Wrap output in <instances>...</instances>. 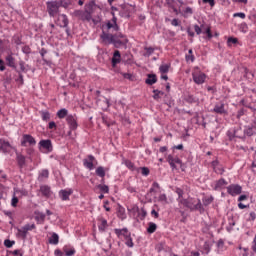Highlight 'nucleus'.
<instances>
[{
  "instance_id": "nucleus-47",
  "label": "nucleus",
  "mask_w": 256,
  "mask_h": 256,
  "mask_svg": "<svg viewBox=\"0 0 256 256\" xmlns=\"http://www.w3.org/2000/svg\"><path fill=\"white\" fill-rule=\"evenodd\" d=\"M228 46L231 47V45H235L239 43V40L237 38L229 37L227 40Z\"/></svg>"
},
{
  "instance_id": "nucleus-9",
  "label": "nucleus",
  "mask_w": 256,
  "mask_h": 256,
  "mask_svg": "<svg viewBox=\"0 0 256 256\" xmlns=\"http://www.w3.org/2000/svg\"><path fill=\"white\" fill-rule=\"evenodd\" d=\"M228 195H231V197H237V195H241L243 191V187L239 184H231L226 187Z\"/></svg>"
},
{
  "instance_id": "nucleus-21",
  "label": "nucleus",
  "mask_w": 256,
  "mask_h": 256,
  "mask_svg": "<svg viewBox=\"0 0 256 256\" xmlns=\"http://www.w3.org/2000/svg\"><path fill=\"white\" fill-rule=\"evenodd\" d=\"M213 112L217 113L218 115H227V110H225V104H216L214 106Z\"/></svg>"
},
{
  "instance_id": "nucleus-36",
  "label": "nucleus",
  "mask_w": 256,
  "mask_h": 256,
  "mask_svg": "<svg viewBox=\"0 0 256 256\" xmlns=\"http://www.w3.org/2000/svg\"><path fill=\"white\" fill-rule=\"evenodd\" d=\"M40 115L42 118V121H50L51 120V113L49 111H40Z\"/></svg>"
},
{
  "instance_id": "nucleus-18",
  "label": "nucleus",
  "mask_w": 256,
  "mask_h": 256,
  "mask_svg": "<svg viewBox=\"0 0 256 256\" xmlns=\"http://www.w3.org/2000/svg\"><path fill=\"white\" fill-rule=\"evenodd\" d=\"M13 149V146H11V143L9 141L0 139V151L3 153H11V150Z\"/></svg>"
},
{
  "instance_id": "nucleus-38",
  "label": "nucleus",
  "mask_w": 256,
  "mask_h": 256,
  "mask_svg": "<svg viewBox=\"0 0 256 256\" xmlns=\"http://www.w3.org/2000/svg\"><path fill=\"white\" fill-rule=\"evenodd\" d=\"M6 63L8 67H15V58L13 57V55H8L6 57Z\"/></svg>"
},
{
  "instance_id": "nucleus-8",
  "label": "nucleus",
  "mask_w": 256,
  "mask_h": 256,
  "mask_svg": "<svg viewBox=\"0 0 256 256\" xmlns=\"http://www.w3.org/2000/svg\"><path fill=\"white\" fill-rule=\"evenodd\" d=\"M22 147H35L37 145V140L31 134H24L21 140Z\"/></svg>"
},
{
  "instance_id": "nucleus-63",
  "label": "nucleus",
  "mask_w": 256,
  "mask_h": 256,
  "mask_svg": "<svg viewBox=\"0 0 256 256\" xmlns=\"http://www.w3.org/2000/svg\"><path fill=\"white\" fill-rule=\"evenodd\" d=\"M11 254L14 256H23V252H21V250H14Z\"/></svg>"
},
{
  "instance_id": "nucleus-43",
  "label": "nucleus",
  "mask_w": 256,
  "mask_h": 256,
  "mask_svg": "<svg viewBox=\"0 0 256 256\" xmlns=\"http://www.w3.org/2000/svg\"><path fill=\"white\" fill-rule=\"evenodd\" d=\"M97 188H98L99 191H101L102 193H109V186H107V185L99 184V185L97 186Z\"/></svg>"
},
{
  "instance_id": "nucleus-42",
  "label": "nucleus",
  "mask_w": 256,
  "mask_h": 256,
  "mask_svg": "<svg viewBox=\"0 0 256 256\" xmlns=\"http://www.w3.org/2000/svg\"><path fill=\"white\" fill-rule=\"evenodd\" d=\"M128 212L130 215H135L136 213H139V207L137 205H133L131 208H128Z\"/></svg>"
},
{
  "instance_id": "nucleus-23",
  "label": "nucleus",
  "mask_w": 256,
  "mask_h": 256,
  "mask_svg": "<svg viewBox=\"0 0 256 256\" xmlns=\"http://www.w3.org/2000/svg\"><path fill=\"white\" fill-rule=\"evenodd\" d=\"M34 215H35L34 219L38 223V225H43V223H45V218H46L45 213L36 211Z\"/></svg>"
},
{
  "instance_id": "nucleus-32",
  "label": "nucleus",
  "mask_w": 256,
  "mask_h": 256,
  "mask_svg": "<svg viewBox=\"0 0 256 256\" xmlns=\"http://www.w3.org/2000/svg\"><path fill=\"white\" fill-rule=\"evenodd\" d=\"M105 174H106V171L103 166H99L96 168V175L98 177H101V179H105Z\"/></svg>"
},
{
  "instance_id": "nucleus-27",
  "label": "nucleus",
  "mask_w": 256,
  "mask_h": 256,
  "mask_svg": "<svg viewBox=\"0 0 256 256\" xmlns=\"http://www.w3.org/2000/svg\"><path fill=\"white\" fill-rule=\"evenodd\" d=\"M63 252L65 253L66 256H73L76 253L75 248L72 246H64Z\"/></svg>"
},
{
  "instance_id": "nucleus-4",
  "label": "nucleus",
  "mask_w": 256,
  "mask_h": 256,
  "mask_svg": "<svg viewBox=\"0 0 256 256\" xmlns=\"http://www.w3.org/2000/svg\"><path fill=\"white\" fill-rule=\"evenodd\" d=\"M241 128L234 131V134L231 136L228 132V136L230 140H233V137H238V139H245V137H253L255 135V128L251 126L245 127L243 134H240Z\"/></svg>"
},
{
  "instance_id": "nucleus-12",
  "label": "nucleus",
  "mask_w": 256,
  "mask_h": 256,
  "mask_svg": "<svg viewBox=\"0 0 256 256\" xmlns=\"http://www.w3.org/2000/svg\"><path fill=\"white\" fill-rule=\"evenodd\" d=\"M166 161H168V163L173 171H175V169H177V165H182L181 159H179V157L173 156L171 154H169L167 156Z\"/></svg>"
},
{
  "instance_id": "nucleus-44",
  "label": "nucleus",
  "mask_w": 256,
  "mask_h": 256,
  "mask_svg": "<svg viewBox=\"0 0 256 256\" xmlns=\"http://www.w3.org/2000/svg\"><path fill=\"white\" fill-rule=\"evenodd\" d=\"M175 193H177V195H178V199H177L178 203H179V201H181V199H185V198H183V195H184L183 189L176 188Z\"/></svg>"
},
{
  "instance_id": "nucleus-33",
  "label": "nucleus",
  "mask_w": 256,
  "mask_h": 256,
  "mask_svg": "<svg viewBox=\"0 0 256 256\" xmlns=\"http://www.w3.org/2000/svg\"><path fill=\"white\" fill-rule=\"evenodd\" d=\"M157 231V224L153 223V222H149L148 223V228H147V233H149L150 235L155 233Z\"/></svg>"
},
{
  "instance_id": "nucleus-31",
  "label": "nucleus",
  "mask_w": 256,
  "mask_h": 256,
  "mask_svg": "<svg viewBox=\"0 0 256 256\" xmlns=\"http://www.w3.org/2000/svg\"><path fill=\"white\" fill-rule=\"evenodd\" d=\"M40 191L45 197H49V195H51V188L47 185L41 186Z\"/></svg>"
},
{
  "instance_id": "nucleus-1",
  "label": "nucleus",
  "mask_w": 256,
  "mask_h": 256,
  "mask_svg": "<svg viewBox=\"0 0 256 256\" xmlns=\"http://www.w3.org/2000/svg\"><path fill=\"white\" fill-rule=\"evenodd\" d=\"M97 9V4L95 1H90L85 4L84 10H74L72 17H76L80 21H87V23H92L94 26L101 23V16H93Z\"/></svg>"
},
{
  "instance_id": "nucleus-51",
  "label": "nucleus",
  "mask_w": 256,
  "mask_h": 256,
  "mask_svg": "<svg viewBox=\"0 0 256 256\" xmlns=\"http://www.w3.org/2000/svg\"><path fill=\"white\" fill-rule=\"evenodd\" d=\"M240 31H241L242 33H247V31H249V27L247 26V24L242 23V24L240 25Z\"/></svg>"
},
{
  "instance_id": "nucleus-26",
  "label": "nucleus",
  "mask_w": 256,
  "mask_h": 256,
  "mask_svg": "<svg viewBox=\"0 0 256 256\" xmlns=\"http://www.w3.org/2000/svg\"><path fill=\"white\" fill-rule=\"evenodd\" d=\"M56 115H57L58 119H65V117L67 119V116L69 115V110L62 108L57 111Z\"/></svg>"
},
{
  "instance_id": "nucleus-16",
  "label": "nucleus",
  "mask_w": 256,
  "mask_h": 256,
  "mask_svg": "<svg viewBox=\"0 0 256 256\" xmlns=\"http://www.w3.org/2000/svg\"><path fill=\"white\" fill-rule=\"evenodd\" d=\"M227 180H225V178H221L217 181H215L212 184V187L214 189V191H222V189H225V187H227Z\"/></svg>"
},
{
  "instance_id": "nucleus-49",
  "label": "nucleus",
  "mask_w": 256,
  "mask_h": 256,
  "mask_svg": "<svg viewBox=\"0 0 256 256\" xmlns=\"http://www.w3.org/2000/svg\"><path fill=\"white\" fill-rule=\"evenodd\" d=\"M126 240L125 245H127V247H133V238H131V234L128 236V238L124 239Z\"/></svg>"
},
{
  "instance_id": "nucleus-35",
  "label": "nucleus",
  "mask_w": 256,
  "mask_h": 256,
  "mask_svg": "<svg viewBox=\"0 0 256 256\" xmlns=\"http://www.w3.org/2000/svg\"><path fill=\"white\" fill-rule=\"evenodd\" d=\"M39 181H43V179H49V170L44 169L41 170L38 177Z\"/></svg>"
},
{
  "instance_id": "nucleus-34",
  "label": "nucleus",
  "mask_w": 256,
  "mask_h": 256,
  "mask_svg": "<svg viewBox=\"0 0 256 256\" xmlns=\"http://www.w3.org/2000/svg\"><path fill=\"white\" fill-rule=\"evenodd\" d=\"M214 197L213 196H205L203 199H202V203L205 207L211 205V203H213L214 201Z\"/></svg>"
},
{
  "instance_id": "nucleus-60",
  "label": "nucleus",
  "mask_w": 256,
  "mask_h": 256,
  "mask_svg": "<svg viewBox=\"0 0 256 256\" xmlns=\"http://www.w3.org/2000/svg\"><path fill=\"white\" fill-rule=\"evenodd\" d=\"M103 208L105 209V211H111V207H109V201H104Z\"/></svg>"
},
{
  "instance_id": "nucleus-62",
  "label": "nucleus",
  "mask_w": 256,
  "mask_h": 256,
  "mask_svg": "<svg viewBox=\"0 0 256 256\" xmlns=\"http://www.w3.org/2000/svg\"><path fill=\"white\" fill-rule=\"evenodd\" d=\"M194 31L197 35H201V27H199V25H194Z\"/></svg>"
},
{
  "instance_id": "nucleus-11",
  "label": "nucleus",
  "mask_w": 256,
  "mask_h": 256,
  "mask_svg": "<svg viewBox=\"0 0 256 256\" xmlns=\"http://www.w3.org/2000/svg\"><path fill=\"white\" fill-rule=\"evenodd\" d=\"M46 5L50 17H55L59 13V4L57 1L47 2Z\"/></svg>"
},
{
  "instance_id": "nucleus-6",
  "label": "nucleus",
  "mask_w": 256,
  "mask_h": 256,
  "mask_svg": "<svg viewBox=\"0 0 256 256\" xmlns=\"http://www.w3.org/2000/svg\"><path fill=\"white\" fill-rule=\"evenodd\" d=\"M33 229H36L35 224H26L21 228L17 229V237H19L20 239H27V233H29V231H33Z\"/></svg>"
},
{
  "instance_id": "nucleus-7",
  "label": "nucleus",
  "mask_w": 256,
  "mask_h": 256,
  "mask_svg": "<svg viewBox=\"0 0 256 256\" xmlns=\"http://www.w3.org/2000/svg\"><path fill=\"white\" fill-rule=\"evenodd\" d=\"M192 78L196 85H203V83H205V79H207V75L201 70L196 69L192 73Z\"/></svg>"
},
{
  "instance_id": "nucleus-50",
  "label": "nucleus",
  "mask_w": 256,
  "mask_h": 256,
  "mask_svg": "<svg viewBox=\"0 0 256 256\" xmlns=\"http://www.w3.org/2000/svg\"><path fill=\"white\" fill-rule=\"evenodd\" d=\"M154 93V99H160L161 98V95H164L163 91H160V90H154L153 91Z\"/></svg>"
},
{
  "instance_id": "nucleus-22",
  "label": "nucleus",
  "mask_w": 256,
  "mask_h": 256,
  "mask_svg": "<svg viewBox=\"0 0 256 256\" xmlns=\"http://www.w3.org/2000/svg\"><path fill=\"white\" fill-rule=\"evenodd\" d=\"M107 227H109V224L107 223V219L100 218L98 219V229L101 231V233H105L107 231Z\"/></svg>"
},
{
  "instance_id": "nucleus-57",
  "label": "nucleus",
  "mask_w": 256,
  "mask_h": 256,
  "mask_svg": "<svg viewBox=\"0 0 256 256\" xmlns=\"http://www.w3.org/2000/svg\"><path fill=\"white\" fill-rule=\"evenodd\" d=\"M184 15H193V8L186 7V9L184 10Z\"/></svg>"
},
{
  "instance_id": "nucleus-10",
  "label": "nucleus",
  "mask_w": 256,
  "mask_h": 256,
  "mask_svg": "<svg viewBox=\"0 0 256 256\" xmlns=\"http://www.w3.org/2000/svg\"><path fill=\"white\" fill-rule=\"evenodd\" d=\"M97 159H95V156L88 155L87 158L83 160V165L86 169L89 171H93L95 169V165H97Z\"/></svg>"
},
{
  "instance_id": "nucleus-59",
  "label": "nucleus",
  "mask_w": 256,
  "mask_h": 256,
  "mask_svg": "<svg viewBox=\"0 0 256 256\" xmlns=\"http://www.w3.org/2000/svg\"><path fill=\"white\" fill-rule=\"evenodd\" d=\"M48 129H54V131L57 129V124L53 121L49 122Z\"/></svg>"
},
{
  "instance_id": "nucleus-55",
  "label": "nucleus",
  "mask_w": 256,
  "mask_h": 256,
  "mask_svg": "<svg viewBox=\"0 0 256 256\" xmlns=\"http://www.w3.org/2000/svg\"><path fill=\"white\" fill-rule=\"evenodd\" d=\"M171 25H173V27H179V25H181V21H179V19H177V18H174L171 21Z\"/></svg>"
},
{
  "instance_id": "nucleus-28",
  "label": "nucleus",
  "mask_w": 256,
  "mask_h": 256,
  "mask_svg": "<svg viewBox=\"0 0 256 256\" xmlns=\"http://www.w3.org/2000/svg\"><path fill=\"white\" fill-rule=\"evenodd\" d=\"M145 83H146V85H155V83H157V75L149 74Z\"/></svg>"
},
{
  "instance_id": "nucleus-17",
  "label": "nucleus",
  "mask_w": 256,
  "mask_h": 256,
  "mask_svg": "<svg viewBox=\"0 0 256 256\" xmlns=\"http://www.w3.org/2000/svg\"><path fill=\"white\" fill-rule=\"evenodd\" d=\"M211 167L213 168L214 173H217V175H223L225 173V168H223V165L219 163V160L212 161Z\"/></svg>"
},
{
  "instance_id": "nucleus-56",
  "label": "nucleus",
  "mask_w": 256,
  "mask_h": 256,
  "mask_svg": "<svg viewBox=\"0 0 256 256\" xmlns=\"http://www.w3.org/2000/svg\"><path fill=\"white\" fill-rule=\"evenodd\" d=\"M205 33L208 39H213V34L211 33V27L206 28Z\"/></svg>"
},
{
  "instance_id": "nucleus-30",
  "label": "nucleus",
  "mask_w": 256,
  "mask_h": 256,
  "mask_svg": "<svg viewBox=\"0 0 256 256\" xmlns=\"http://www.w3.org/2000/svg\"><path fill=\"white\" fill-rule=\"evenodd\" d=\"M50 245H59V235L57 233H52L49 238Z\"/></svg>"
},
{
  "instance_id": "nucleus-39",
  "label": "nucleus",
  "mask_w": 256,
  "mask_h": 256,
  "mask_svg": "<svg viewBox=\"0 0 256 256\" xmlns=\"http://www.w3.org/2000/svg\"><path fill=\"white\" fill-rule=\"evenodd\" d=\"M117 215H118V218L121 219V221H125V219H127V214L125 213V208H119Z\"/></svg>"
},
{
  "instance_id": "nucleus-45",
  "label": "nucleus",
  "mask_w": 256,
  "mask_h": 256,
  "mask_svg": "<svg viewBox=\"0 0 256 256\" xmlns=\"http://www.w3.org/2000/svg\"><path fill=\"white\" fill-rule=\"evenodd\" d=\"M217 247L219 251H225V242L223 241V239L218 240Z\"/></svg>"
},
{
  "instance_id": "nucleus-46",
  "label": "nucleus",
  "mask_w": 256,
  "mask_h": 256,
  "mask_svg": "<svg viewBox=\"0 0 256 256\" xmlns=\"http://www.w3.org/2000/svg\"><path fill=\"white\" fill-rule=\"evenodd\" d=\"M159 191V183L154 182L150 188V193H157Z\"/></svg>"
},
{
  "instance_id": "nucleus-24",
  "label": "nucleus",
  "mask_w": 256,
  "mask_h": 256,
  "mask_svg": "<svg viewBox=\"0 0 256 256\" xmlns=\"http://www.w3.org/2000/svg\"><path fill=\"white\" fill-rule=\"evenodd\" d=\"M121 63V52L119 50H115L112 57V67H117Z\"/></svg>"
},
{
  "instance_id": "nucleus-20",
  "label": "nucleus",
  "mask_w": 256,
  "mask_h": 256,
  "mask_svg": "<svg viewBox=\"0 0 256 256\" xmlns=\"http://www.w3.org/2000/svg\"><path fill=\"white\" fill-rule=\"evenodd\" d=\"M56 23L59 27H67L69 25V19L67 15L59 14Z\"/></svg>"
},
{
  "instance_id": "nucleus-25",
  "label": "nucleus",
  "mask_w": 256,
  "mask_h": 256,
  "mask_svg": "<svg viewBox=\"0 0 256 256\" xmlns=\"http://www.w3.org/2000/svg\"><path fill=\"white\" fill-rule=\"evenodd\" d=\"M211 247H213V243L211 241H205L203 246H202V253L205 255H209L211 252Z\"/></svg>"
},
{
  "instance_id": "nucleus-5",
  "label": "nucleus",
  "mask_w": 256,
  "mask_h": 256,
  "mask_svg": "<svg viewBox=\"0 0 256 256\" xmlns=\"http://www.w3.org/2000/svg\"><path fill=\"white\" fill-rule=\"evenodd\" d=\"M112 15V19L107 21L106 24L102 26V31H119V25H117V16H115V13H112Z\"/></svg>"
},
{
  "instance_id": "nucleus-2",
  "label": "nucleus",
  "mask_w": 256,
  "mask_h": 256,
  "mask_svg": "<svg viewBox=\"0 0 256 256\" xmlns=\"http://www.w3.org/2000/svg\"><path fill=\"white\" fill-rule=\"evenodd\" d=\"M100 39L104 45H123L125 43V36L123 34H110V32L102 30V34L100 35Z\"/></svg>"
},
{
  "instance_id": "nucleus-41",
  "label": "nucleus",
  "mask_w": 256,
  "mask_h": 256,
  "mask_svg": "<svg viewBox=\"0 0 256 256\" xmlns=\"http://www.w3.org/2000/svg\"><path fill=\"white\" fill-rule=\"evenodd\" d=\"M251 256L256 255V234L251 242Z\"/></svg>"
},
{
  "instance_id": "nucleus-19",
  "label": "nucleus",
  "mask_w": 256,
  "mask_h": 256,
  "mask_svg": "<svg viewBox=\"0 0 256 256\" xmlns=\"http://www.w3.org/2000/svg\"><path fill=\"white\" fill-rule=\"evenodd\" d=\"M73 195V189L67 188L59 191V197L62 201H69V197Z\"/></svg>"
},
{
  "instance_id": "nucleus-37",
  "label": "nucleus",
  "mask_w": 256,
  "mask_h": 256,
  "mask_svg": "<svg viewBox=\"0 0 256 256\" xmlns=\"http://www.w3.org/2000/svg\"><path fill=\"white\" fill-rule=\"evenodd\" d=\"M169 69H171L170 64H162L159 67V71H160V73H162V75H165V73H169Z\"/></svg>"
},
{
  "instance_id": "nucleus-48",
  "label": "nucleus",
  "mask_w": 256,
  "mask_h": 256,
  "mask_svg": "<svg viewBox=\"0 0 256 256\" xmlns=\"http://www.w3.org/2000/svg\"><path fill=\"white\" fill-rule=\"evenodd\" d=\"M4 245L7 247V249H11V247H13L15 245V241L6 239L4 241Z\"/></svg>"
},
{
  "instance_id": "nucleus-15",
  "label": "nucleus",
  "mask_w": 256,
  "mask_h": 256,
  "mask_svg": "<svg viewBox=\"0 0 256 256\" xmlns=\"http://www.w3.org/2000/svg\"><path fill=\"white\" fill-rule=\"evenodd\" d=\"M39 147L44 150L43 153H51V151H53L51 140H41L39 142Z\"/></svg>"
},
{
  "instance_id": "nucleus-53",
  "label": "nucleus",
  "mask_w": 256,
  "mask_h": 256,
  "mask_svg": "<svg viewBox=\"0 0 256 256\" xmlns=\"http://www.w3.org/2000/svg\"><path fill=\"white\" fill-rule=\"evenodd\" d=\"M158 201H160L161 203H167V195L160 194V196L158 197Z\"/></svg>"
},
{
  "instance_id": "nucleus-61",
  "label": "nucleus",
  "mask_w": 256,
  "mask_h": 256,
  "mask_svg": "<svg viewBox=\"0 0 256 256\" xmlns=\"http://www.w3.org/2000/svg\"><path fill=\"white\" fill-rule=\"evenodd\" d=\"M233 17H240V19H245L246 15L243 12H238V13H235Z\"/></svg>"
},
{
  "instance_id": "nucleus-54",
  "label": "nucleus",
  "mask_w": 256,
  "mask_h": 256,
  "mask_svg": "<svg viewBox=\"0 0 256 256\" xmlns=\"http://www.w3.org/2000/svg\"><path fill=\"white\" fill-rule=\"evenodd\" d=\"M17 203H19V198H17L16 196H13V198L11 200V206L17 207Z\"/></svg>"
},
{
  "instance_id": "nucleus-13",
  "label": "nucleus",
  "mask_w": 256,
  "mask_h": 256,
  "mask_svg": "<svg viewBox=\"0 0 256 256\" xmlns=\"http://www.w3.org/2000/svg\"><path fill=\"white\" fill-rule=\"evenodd\" d=\"M66 123L69 125V129L71 131H75L78 127V124H77V116L76 115H72V114H69L66 118Z\"/></svg>"
},
{
  "instance_id": "nucleus-29",
  "label": "nucleus",
  "mask_w": 256,
  "mask_h": 256,
  "mask_svg": "<svg viewBox=\"0 0 256 256\" xmlns=\"http://www.w3.org/2000/svg\"><path fill=\"white\" fill-rule=\"evenodd\" d=\"M16 160H17L18 166L21 169H23V167H25V156L23 154H17Z\"/></svg>"
},
{
  "instance_id": "nucleus-58",
  "label": "nucleus",
  "mask_w": 256,
  "mask_h": 256,
  "mask_svg": "<svg viewBox=\"0 0 256 256\" xmlns=\"http://www.w3.org/2000/svg\"><path fill=\"white\" fill-rule=\"evenodd\" d=\"M145 51L149 56V55H153V53L155 52V49L153 47H148V48H145Z\"/></svg>"
},
{
  "instance_id": "nucleus-64",
  "label": "nucleus",
  "mask_w": 256,
  "mask_h": 256,
  "mask_svg": "<svg viewBox=\"0 0 256 256\" xmlns=\"http://www.w3.org/2000/svg\"><path fill=\"white\" fill-rule=\"evenodd\" d=\"M54 255H55V256H63V251H61L60 249H56V250L54 251Z\"/></svg>"
},
{
  "instance_id": "nucleus-14",
  "label": "nucleus",
  "mask_w": 256,
  "mask_h": 256,
  "mask_svg": "<svg viewBox=\"0 0 256 256\" xmlns=\"http://www.w3.org/2000/svg\"><path fill=\"white\" fill-rule=\"evenodd\" d=\"M114 233L118 237V239H129V235H131V232H129V229L127 228H115Z\"/></svg>"
},
{
  "instance_id": "nucleus-3",
  "label": "nucleus",
  "mask_w": 256,
  "mask_h": 256,
  "mask_svg": "<svg viewBox=\"0 0 256 256\" xmlns=\"http://www.w3.org/2000/svg\"><path fill=\"white\" fill-rule=\"evenodd\" d=\"M179 205L187 207L190 211H203V204L200 199L188 197L187 199H181Z\"/></svg>"
},
{
  "instance_id": "nucleus-52",
  "label": "nucleus",
  "mask_w": 256,
  "mask_h": 256,
  "mask_svg": "<svg viewBox=\"0 0 256 256\" xmlns=\"http://www.w3.org/2000/svg\"><path fill=\"white\" fill-rule=\"evenodd\" d=\"M140 169H141V173H142V175H144V177H147V176L149 175V173H150L149 168H147V167H142V168H140Z\"/></svg>"
},
{
  "instance_id": "nucleus-40",
  "label": "nucleus",
  "mask_w": 256,
  "mask_h": 256,
  "mask_svg": "<svg viewBox=\"0 0 256 256\" xmlns=\"http://www.w3.org/2000/svg\"><path fill=\"white\" fill-rule=\"evenodd\" d=\"M124 165H126L127 169H130V171H135V164L131 160H125Z\"/></svg>"
}]
</instances>
